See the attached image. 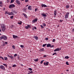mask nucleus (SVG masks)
I'll use <instances>...</instances> for the list:
<instances>
[{"label": "nucleus", "instance_id": "obj_1", "mask_svg": "<svg viewBox=\"0 0 74 74\" xmlns=\"http://www.w3.org/2000/svg\"><path fill=\"white\" fill-rule=\"evenodd\" d=\"M7 38L6 36H3L0 37V40H1L2 39H3L4 40H7Z\"/></svg>", "mask_w": 74, "mask_h": 74}, {"label": "nucleus", "instance_id": "obj_2", "mask_svg": "<svg viewBox=\"0 0 74 74\" xmlns=\"http://www.w3.org/2000/svg\"><path fill=\"white\" fill-rule=\"evenodd\" d=\"M15 7V5L14 4H12L10 5L9 7V8H13Z\"/></svg>", "mask_w": 74, "mask_h": 74}, {"label": "nucleus", "instance_id": "obj_3", "mask_svg": "<svg viewBox=\"0 0 74 74\" xmlns=\"http://www.w3.org/2000/svg\"><path fill=\"white\" fill-rule=\"evenodd\" d=\"M0 68L1 69H3V71H5V69L4 66H3V65H0Z\"/></svg>", "mask_w": 74, "mask_h": 74}, {"label": "nucleus", "instance_id": "obj_4", "mask_svg": "<svg viewBox=\"0 0 74 74\" xmlns=\"http://www.w3.org/2000/svg\"><path fill=\"white\" fill-rule=\"evenodd\" d=\"M69 13L67 12L66 13V14H65V18L66 19L67 18L68 16H69Z\"/></svg>", "mask_w": 74, "mask_h": 74}, {"label": "nucleus", "instance_id": "obj_5", "mask_svg": "<svg viewBox=\"0 0 74 74\" xmlns=\"http://www.w3.org/2000/svg\"><path fill=\"white\" fill-rule=\"evenodd\" d=\"M61 50V49H60L59 48H58L57 49H56L55 50H54V52H56L57 51H59L60 50Z\"/></svg>", "mask_w": 74, "mask_h": 74}, {"label": "nucleus", "instance_id": "obj_6", "mask_svg": "<svg viewBox=\"0 0 74 74\" xmlns=\"http://www.w3.org/2000/svg\"><path fill=\"white\" fill-rule=\"evenodd\" d=\"M38 21V18H35V19L32 21V22L35 23L37 22Z\"/></svg>", "mask_w": 74, "mask_h": 74}, {"label": "nucleus", "instance_id": "obj_7", "mask_svg": "<svg viewBox=\"0 0 74 74\" xmlns=\"http://www.w3.org/2000/svg\"><path fill=\"white\" fill-rule=\"evenodd\" d=\"M1 28H3L5 27V25L4 24H1Z\"/></svg>", "mask_w": 74, "mask_h": 74}, {"label": "nucleus", "instance_id": "obj_8", "mask_svg": "<svg viewBox=\"0 0 74 74\" xmlns=\"http://www.w3.org/2000/svg\"><path fill=\"white\" fill-rule=\"evenodd\" d=\"M49 63V62H47L46 63L44 62V65H45V66H48V64Z\"/></svg>", "mask_w": 74, "mask_h": 74}, {"label": "nucleus", "instance_id": "obj_9", "mask_svg": "<svg viewBox=\"0 0 74 74\" xmlns=\"http://www.w3.org/2000/svg\"><path fill=\"white\" fill-rule=\"evenodd\" d=\"M41 7H47V6L45 4H42L41 5Z\"/></svg>", "mask_w": 74, "mask_h": 74}, {"label": "nucleus", "instance_id": "obj_10", "mask_svg": "<svg viewBox=\"0 0 74 74\" xmlns=\"http://www.w3.org/2000/svg\"><path fill=\"white\" fill-rule=\"evenodd\" d=\"M18 37V36H15L14 35H13V38L15 39L16 38H17Z\"/></svg>", "mask_w": 74, "mask_h": 74}, {"label": "nucleus", "instance_id": "obj_11", "mask_svg": "<svg viewBox=\"0 0 74 74\" xmlns=\"http://www.w3.org/2000/svg\"><path fill=\"white\" fill-rule=\"evenodd\" d=\"M16 3L18 5H20V4H21V2H20V1L18 0H16Z\"/></svg>", "mask_w": 74, "mask_h": 74}, {"label": "nucleus", "instance_id": "obj_12", "mask_svg": "<svg viewBox=\"0 0 74 74\" xmlns=\"http://www.w3.org/2000/svg\"><path fill=\"white\" fill-rule=\"evenodd\" d=\"M44 51V49L43 48L40 49V51L42 52Z\"/></svg>", "mask_w": 74, "mask_h": 74}, {"label": "nucleus", "instance_id": "obj_13", "mask_svg": "<svg viewBox=\"0 0 74 74\" xmlns=\"http://www.w3.org/2000/svg\"><path fill=\"white\" fill-rule=\"evenodd\" d=\"M8 14V15H13V13H12V12H9Z\"/></svg>", "mask_w": 74, "mask_h": 74}, {"label": "nucleus", "instance_id": "obj_14", "mask_svg": "<svg viewBox=\"0 0 74 74\" xmlns=\"http://www.w3.org/2000/svg\"><path fill=\"white\" fill-rule=\"evenodd\" d=\"M41 15H42V16H44L45 17H46L47 16L46 15V14H41Z\"/></svg>", "mask_w": 74, "mask_h": 74}, {"label": "nucleus", "instance_id": "obj_15", "mask_svg": "<svg viewBox=\"0 0 74 74\" xmlns=\"http://www.w3.org/2000/svg\"><path fill=\"white\" fill-rule=\"evenodd\" d=\"M51 44H48L47 45V47H51Z\"/></svg>", "mask_w": 74, "mask_h": 74}, {"label": "nucleus", "instance_id": "obj_16", "mask_svg": "<svg viewBox=\"0 0 74 74\" xmlns=\"http://www.w3.org/2000/svg\"><path fill=\"white\" fill-rule=\"evenodd\" d=\"M34 38L35 39V40H38V36H34Z\"/></svg>", "mask_w": 74, "mask_h": 74}, {"label": "nucleus", "instance_id": "obj_17", "mask_svg": "<svg viewBox=\"0 0 74 74\" xmlns=\"http://www.w3.org/2000/svg\"><path fill=\"white\" fill-rule=\"evenodd\" d=\"M1 28V29H2V30L3 32H4L5 31V29H6L5 28V27H4V28Z\"/></svg>", "mask_w": 74, "mask_h": 74}, {"label": "nucleus", "instance_id": "obj_18", "mask_svg": "<svg viewBox=\"0 0 74 74\" xmlns=\"http://www.w3.org/2000/svg\"><path fill=\"white\" fill-rule=\"evenodd\" d=\"M57 14V10H56L54 11V15L55 16Z\"/></svg>", "mask_w": 74, "mask_h": 74}, {"label": "nucleus", "instance_id": "obj_19", "mask_svg": "<svg viewBox=\"0 0 74 74\" xmlns=\"http://www.w3.org/2000/svg\"><path fill=\"white\" fill-rule=\"evenodd\" d=\"M32 8V6H30V5H29L28 6V10H29V9H30V10H31V9H32V8Z\"/></svg>", "mask_w": 74, "mask_h": 74}, {"label": "nucleus", "instance_id": "obj_20", "mask_svg": "<svg viewBox=\"0 0 74 74\" xmlns=\"http://www.w3.org/2000/svg\"><path fill=\"white\" fill-rule=\"evenodd\" d=\"M0 59H2V60H4V58L2 56H0Z\"/></svg>", "mask_w": 74, "mask_h": 74}, {"label": "nucleus", "instance_id": "obj_21", "mask_svg": "<svg viewBox=\"0 0 74 74\" xmlns=\"http://www.w3.org/2000/svg\"><path fill=\"white\" fill-rule=\"evenodd\" d=\"M0 59H2V60H4V58L2 56H0Z\"/></svg>", "mask_w": 74, "mask_h": 74}, {"label": "nucleus", "instance_id": "obj_22", "mask_svg": "<svg viewBox=\"0 0 74 74\" xmlns=\"http://www.w3.org/2000/svg\"><path fill=\"white\" fill-rule=\"evenodd\" d=\"M34 61L35 62H37L38 61V59L37 58V59H34Z\"/></svg>", "mask_w": 74, "mask_h": 74}, {"label": "nucleus", "instance_id": "obj_23", "mask_svg": "<svg viewBox=\"0 0 74 74\" xmlns=\"http://www.w3.org/2000/svg\"><path fill=\"white\" fill-rule=\"evenodd\" d=\"M65 59H68L69 58V56H66L65 57Z\"/></svg>", "mask_w": 74, "mask_h": 74}, {"label": "nucleus", "instance_id": "obj_24", "mask_svg": "<svg viewBox=\"0 0 74 74\" xmlns=\"http://www.w3.org/2000/svg\"><path fill=\"white\" fill-rule=\"evenodd\" d=\"M22 21H20V22H18V23H18V24L21 25L22 24Z\"/></svg>", "mask_w": 74, "mask_h": 74}, {"label": "nucleus", "instance_id": "obj_25", "mask_svg": "<svg viewBox=\"0 0 74 74\" xmlns=\"http://www.w3.org/2000/svg\"><path fill=\"white\" fill-rule=\"evenodd\" d=\"M13 13L16 14V13H17V12H16V11L13 10Z\"/></svg>", "mask_w": 74, "mask_h": 74}, {"label": "nucleus", "instance_id": "obj_26", "mask_svg": "<svg viewBox=\"0 0 74 74\" xmlns=\"http://www.w3.org/2000/svg\"><path fill=\"white\" fill-rule=\"evenodd\" d=\"M4 59H5V60H8V58L6 57H4Z\"/></svg>", "mask_w": 74, "mask_h": 74}, {"label": "nucleus", "instance_id": "obj_27", "mask_svg": "<svg viewBox=\"0 0 74 74\" xmlns=\"http://www.w3.org/2000/svg\"><path fill=\"white\" fill-rule=\"evenodd\" d=\"M14 1H15V0H12L11 1L10 3H13V2H14Z\"/></svg>", "mask_w": 74, "mask_h": 74}, {"label": "nucleus", "instance_id": "obj_28", "mask_svg": "<svg viewBox=\"0 0 74 74\" xmlns=\"http://www.w3.org/2000/svg\"><path fill=\"white\" fill-rule=\"evenodd\" d=\"M46 45H47V44H43L42 45V46L43 47H45Z\"/></svg>", "mask_w": 74, "mask_h": 74}, {"label": "nucleus", "instance_id": "obj_29", "mask_svg": "<svg viewBox=\"0 0 74 74\" xmlns=\"http://www.w3.org/2000/svg\"><path fill=\"white\" fill-rule=\"evenodd\" d=\"M3 65L7 67V65L5 64H3Z\"/></svg>", "mask_w": 74, "mask_h": 74}, {"label": "nucleus", "instance_id": "obj_30", "mask_svg": "<svg viewBox=\"0 0 74 74\" xmlns=\"http://www.w3.org/2000/svg\"><path fill=\"white\" fill-rule=\"evenodd\" d=\"M27 27H28L29 28H31V27H30V25H27Z\"/></svg>", "mask_w": 74, "mask_h": 74}, {"label": "nucleus", "instance_id": "obj_31", "mask_svg": "<svg viewBox=\"0 0 74 74\" xmlns=\"http://www.w3.org/2000/svg\"><path fill=\"white\" fill-rule=\"evenodd\" d=\"M28 69L30 71H32V69L31 68H29Z\"/></svg>", "mask_w": 74, "mask_h": 74}, {"label": "nucleus", "instance_id": "obj_32", "mask_svg": "<svg viewBox=\"0 0 74 74\" xmlns=\"http://www.w3.org/2000/svg\"><path fill=\"white\" fill-rule=\"evenodd\" d=\"M66 65H69V64L68 62H66Z\"/></svg>", "mask_w": 74, "mask_h": 74}, {"label": "nucleus", "instance_id": "obj_33", "mask_svg": "<svg viewBox=\"0 0 74 74\" xmlns=\"http://www.w3.org/2000/svg\"><path fill=\"white\" fill-rule=\"evenodd\" d=\"M25 29H29V28L28 27H27V26H25Z\"/></svg>", "mask_w": 74, "mask_h": 74}, {"label": "nucleus", "instance_id": "obj_34", "mask_svg": "<svg viewBox=\"0 0 74 74\" xmlns=\"http://www.w3.org/2000/svg\"><path fill=\"white\" fill-rule=\"evenodd\" d=\"M12 47L14 49H15V46L14 45H13Z\"/></svg>", "mask_w": 74, "mask_h": 74}, {"label": "nucleus", "instance_id": "obj_35", "mask_svg": "<svg viewBox=\"0 0 74 74\" xmlns=\"http://www.w3.org/2000/svg\"><path fill=\"white\" fill-rule=\"evenodd\" d=\"M5 14H8L9 12L7 11H6L5 12Z\"/></svg>", "mask_w": 74, "mask_h": 74}, {"label": "nucleus", "instance_id": "obj_36", "mask_svg": "<svg viewBox=\"0 0 74 74\" xmlns=\"http://www.w3.org/2000/svg\"><path fill=\"white\" fill-rule=\"evenodd\" d=\"M24 16H25V18H27V15L25 14H24Z\"/></svg>", "mask_w": 74, "mask_h": 74}, {"label": "nucleus", "instance_id": "obj_37", "mask_svg": "<svg viewBox=\"0 0 74 74\" xmlns=\"http://www.w3.org/2000/svg\"><path fill=\"white\" fill-rule=\"evenodd\" d=\"M13 57H14L13 56H11L10 58L11 59H12Z\"/></svg>", "mask_w": 74, "mask_h": 74}, {"label": "nucleus", "instance_id": "obj_38", "mask_svg": "<svg viewBox=\"0 0 74 74\" xmlns=\"http://www.w3.org/2000/svg\"><path fill=\"white\" fill-rule=\"evenodd\" d=\"M43 26H44V27H46V24H45V23H43Z\"/></svg>", "mask_w": 74, "mask_h": 74}, {"label": "nucleus", "instance_id": "obj_39", "mask_svg": "<svg viewBox=\"0 0 74 74\" xmlns=\"http://www.w3.org/2000/svg\"><path fill=\"white\" fill-rule=\"evenodd\" d=\"M53 42H55L56 41V40L55 39H54L52 41Z\"/></svg>", "mask_w": 74, "mask_h": 74}, {"label": "nucleus", "instance_id": "obj_40", "mask_svg": "<svg viewBox=\"0 0 74 74\" xmlns=\"http://www.w3.org/2000/svg\"><path fill=\"white\" fill-rule=\"evenodd\" d=\"M13 67H16V64H14L13 65Z\"/></svg>", "mask_w": 74, "mask_h": 74}, {"label": "nucleus", "instance_id": "obj_41", "mask_svg": "<svg viewBox=\"0 0 74 74\" xmlns=\"http://www.w3.org/2000/svg\"><path fill=\"white\" fill-rule=\"evenodd\" d=\"M53 47H54V46L53 45H52V46H51V47H50L53 48Z\"/></svg>", "mask_w": 74, "mask_h": 74}, {"label": "nucleus", "instance_id": "obj_42", "mask_svg": "<svg viewBox=\"0 0 74 74\" xmlns=\"http://www.w3.org/2000/svg\"><path fill=\"white\" fill-rule=\"evenodd\" d=\"M57 55V53L56 52L54 53H53V56L54 55Z\"/></svg>", "mask_w": 74, "mask_h": 74}, {"label": "nucleus", "instance_id": "obj_43", "mask_svg": "<svg viewBox=\"0 0 74 74\" xmlns=\"http://www.w3.org/2000/svg\"><path fill=\"white\" fill-rule=\"evenodd\" d=\"M20 47H22V48L24 47L23 46V45H20Z\"/></svg>", "mask_w": 74, "mask_h": 74}, {"label": "nucleus", "instance_id": "obj_44", "mask_svg": "<svg viewBox=\"0 0 74 74\" xmlns=\"http://www.w3.org/2000/svg\"><path fill=\"white\" fill-rule=\"evenodd\" d=\"M41 27L42 28V29H43L44 27V26H43V25H41Z\"/></svg>", "mask_w": 74, "mask_h": 74}, {"label": "nucleus", "instance_id": "obj_45", "mask_svg": "<svg viewBox=\"0 0 74 74\" xmlns=\"http://www.w3.org/2000/svg\"><path fill=\"white\" fill-rule=\"evenodd\" d=\"M14 17V16H12L11 17H10V18L11 19H12Z\"/></svg>", "mask_w": 74, "mask_h": 74}, {"label": "nucleus", "instance_id": "obj_46", "mask_svg": "<svg viewBox=\"0 0 74 74\" xmlns=\"http://www.w3.org/2000/svg\"><path fill=\"white\" fill-rule=\"evenodd\" d=\"M28 2V0H25V3H27Z\"/></svg>", "mask_w": 74, "mask_h": 74}, {"label": "nucleus", "instance_id": "obj_47", "mask_svg": "<svg viewBox=\"0 0 74 74\" xmlns=\"http://www.w3.org/2000/svg\"><path fill=\"white\" fill-rule=\"evenodd\" d=\"M17 56V54H15V55H14V57H16V56Z\"/></svg>", "mask_w": 74, "mask_h": 74}, {"label": "nucleus", "instance_id": "obj_48", "mask_svg": "<svg viewBox=\"0 0 74 74\" xmlns=\"http://www.w3.org/2000/svg\"><path fill=\"white\" fill-rule=\"evenodd\" d=\"M29 72H30V73H33V72L32 71H29Z\"/></svg>", "mask_w": 74, "mask_h": 74}, {"label": "nucleus", "instance_id": "obj_49", "mask_svg": "<svg viewBox=\"0 0 74 74\" xmlns=\"http://www.w3.org/2000/svg\"><path fill=\"white\" fill-rule=\"evenodd\" d=\"M66 7L67 8H69V5H67L66 6Z\"/></svg>", "mask_w": 74, "mask_h": 74}, {"label": "nucleus", "instance_id": "obj_50", "mask_svg": "<svg viewBox=\"0 0 74 74\" xmlns=\"http://www.w3.org/2000/svg\"><path fill=\"white\" fill-rule=\"evenodd\" d=\"M43 61H41L40 62V64H42L43 62Z\"/></svg>", "mask_w": 74, "mask_h": 74}, {"label": "nucleus", "instance_id": "obj_51", "mask_svg": "<svg viewBox=\"0 0 74 74\" xmlns=\"http://www.w3.org/2000/svg\"><path fill=\"white\" fill-rule=\"evenodd\" d=\"M45 40H48V38H46Z\"/></svg>", "mask_w": 74, "mask_h": 74}, {"label": "nucleus", "instance_id": "obj_52", "mask_svg": "<svg viewBox=\"0 0 74 74\" xmlns=\"http://www.w3.org/2000/svg\"><path fill=\"white\" fill-rule=\"evenodd\" d=\"M3 6V5L2 4H0V7H2Z\"/></svg>", "mask_w": 74, "mask_h": 74}, {"label": "nucleus", "instance_id": "obj_53", "mask_svg": "<svg viewBox=\"0 0 74 74\" xmlns=\"http://www.w3.org/2000/svg\"><path fill=\"white\" fill-rule=\"evenodd\" d=\"M63 21V20H60V22L62 23V22Z\"/></svg>", "mask_w": 74, "mask_h": 74}, {"label": "nucleus", "instance_id": "obj_54", "mask_svg": "<svg viewBox=\"0 0 74 74\" xmlns=\"http://www.w3.org/2000/svg\"><path fill=\"white\" fill-rule=\"evenodd\" d=\"M8 57L9 58H10V57H11V56H10V55H8Z\"/></svg>", "mask_w": 74, "mask_h": 74}, {"label": "nucleus", "instance_id": "obj_55", "mask_svg": "<svg viewBox=\"0 0 74 74\" xmlns=\"http://www.w3.org/2000/svg\"><path fill=\"white\" fill-rule=\"evenodd\" d=\"M34 29H35L36 30V27H34Z\"/></svg>", "mask_w": 74, "mask_h": 74}, {"label": "nucleus", "instance_id": "obj_56", "mask_svg": "<svg viewBox=\"0 0 74 74\" xmlns=\"http://www.w3.org/2000/svg\"><path fill=\"white\" fill-rule=\"evenodd\" d=\"M5 44H8V42H5Z\"/></svg>", "mask_w": 74, "mask_h": 74}, {"label": "nucleus", "instance_id": "obj_57", "mask_svg": "<svg viewBox=\"0 0 74 74\" xmlns=\"http://www.w3.org/2000/svg\"><path fill=\"white\" fill-rule=\"evenodd\" d=\"M2 4V2L1 1L0 2V4Z\"/></svg>", "mask_w": 74, "mask_h": 74}, {"label": "nucleus", "instance_id": "obj_58", "mask_svg": "<svg viewBox=\"0 0 74 74\" xmlns=\"http://www.w3.org/2000/svg\"><path fill=\"white\" fill-rule=\"evenodd\" d=\"M47 56L46 55H45L43 56V57H46Z\"/></svg>", "mask_w": 74, "mask_h": 74}, {"label": "nucleus", "instance_id": "obj_59", "mask_svg": "<svg viewBox=\"0 0 74 74\" xmlns=\"http://www.w3.org/2000/svg\"><path fill=\"white\" fill-rule=\"evenodd\" d=\"M20 66H23V65L22 64H21L20 65Z\"/></svg>", "mask_w": 74, "mask_h": 74}, {"label": "nucleus", "instance_id": "obj_60", "mask_svg": "<svg viewBox=\"0 0 74 74\" xmlns=\"http://www.w3.org/2000/svg\"><path fill=\"white\" fill-rule=\"evenodd\" d=\"M0 32H1V29L0 28Z\"/></svg>", "mask_w": 74, "mask_h": 74}, {"label": "nucleus", "instance_id": "obj_61", "mask_svg": "<svg viewBox=\"0 0 74 74\" xmlns=\"http://www.w3.org/2000/svg\"><path fill=\"white\" fill-rule=\"evenodd\" d=\"M28 5H26V7H27V6H28Z\"/></svg>", "mask_w": 74, "mask_h": 74}, {"label": "nucleus", "instance_id": "obj_62", "mask_svg": "<svg viewBox=\"0 0 74 74\" xmlns=\"http://www.w3.org/2000/svg\"><path fill=\"white\" fill-rule=\"evenodd\" d=\"M69 70H66V71H69Z\"/></svg>", "mask_w": 74, "mask_h": 74}, {"label": "nucleus", "instance_id": "obj_63", "mask_svg": "<svg viewBox=\"0 0 74 74\" xmlns=\"http://www.w3.org/2000/svg\"><path fill=\"white\" fill-rule=\"evenodd\" d=\"M35 10V11L36 12V10Z\"/></svg>", "mask_w": 74, "mask_h": 74}, {"label": "nucleus", "instance_id": "obj_64", "mask_svg": "<svg viewBox=\"0 0 74 74\" xmlns=\"http://www.w3.org/2000/svg\"><path fill=\"white\" fill-rule=\"evenodd\" d=\"M25 0H21V1H24Z\"/></svg>", "mask_w": 74, "mask_h": 74}]
</instances>
